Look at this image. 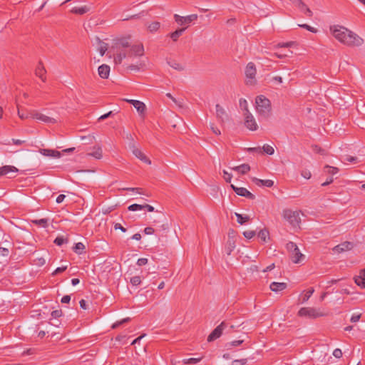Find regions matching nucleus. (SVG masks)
Instances as JSON below:
<instances>
[{
	"label": "nucleus",
	"instance_id": "1",
	"mask_svg": "<svg viewBox=\"0 0 365 365\" xmlns=\"http://www.w3.org/2000/svg\"><path fill=\"white\" fill-rule=\"evenodd\" d=\"M330 31L339 41L348 46H359L364 43L360 36L344 26L335 25L330 27Z\"/></svg>",
	"mask_w": 365,
	"mask_h": 365
},
{
	"label": "nucleus",
	"instance_id": "2",
	"mask_svg": "<svg viewBox=\"0 0 365 365\" xmlns=\"http://www.w3.org/2000/svg\"><path fill=\"white\" fill-rule=\"evenodd\" d=\"M256 110L258 114L267 118L272 110V106L270 101L263 95L257 96L255 98Z\"/></svg>",
	"mask_w": 365,
	"mask_h": 365
},
{
	"label": "nucleus",
	"instance_id": "3",
	"mask_svg": "<svg viewBox=\"0 0 365 365\" xmlns=\"http://www.w3.org/2000/svg\"><path fill=\"white\" fill-rule=\"evenodd\" d=\"M283 217L292 227L299 226L301 222L299 212L297 211L284 210Z\"/></svg>",
	"mask_w": 365,
	"mask_h": 365
},
{
	"label": "nucleus",
	"instance_id": "4",
	"mask_svg": "<svg viewBox=\"0 0 365 365\" xmlns=\"http://www.w3.org/2000/svg\"><path fill=\"white\" fill-rule=\"evenodd\" d=\"M227 326V324L225 322H221L220 325H218L208 336L207 341H213L215 339H218L222 334L223 330Z\"/></svg>",
	"mask_w": 365,
	"mask_h": 365
},
{
	"label": "nucleus",
	"instance_id": "5",
	"mask_svg": "<svg viewBox=\"0 0 365 365\" xmlns=\"http://www.w3.org/2000/svg\"><path fill=\"white\" fill-rule=\"evenodd\" d=\"M298 314L301 317H309L312 318H317L322 316V314H319L316 309L310 307L301 308Z\"/></svg>",
	"mask_w": 365,
	"mask_h": 365
},
{
	"label": "nucleus",
	"instance_id": "6",
	"mask_svg": "<svg viewBox=\"0 0 365 365\" xmlns=\"http://www.w3.org/2000/svg\"><path fill=\"white\" fill-rule=\"evenodd\" d=\"M175 21L180 25L190 24L197 19V14H191L187 16H180L178 14L174 15Z\"/></svg>",
	"mask_w": 365,
	"mask_h": 365
},
{
	"label": "nucleus",
	"instance_id": "7",
	"mask_svg": "<svg viewBox=\"0 0 365 365\" xmlns=\"http://www.w3.org/2000/svg\"><path fill=\"white\" fill-rule=\"evenodd\" d=\"M230 187L235 191V192L240 196L245 197L250 200H254L255 198V195H253L245 187H237L234 185H231Z\"/></svg>",
	"mask_w": 365,
	"mask_h": 365
},
{
	"label": "nucleus",
	"instance_id": "8",
	"mask_svg": "<svg viewBox=\"0 0 365 365\" xmlns=\"http://www.w3.org/2000/svg\"><path fill=\"white\" fill-rule=\"evenodd\" d=\"M245 116V125L250 130H256L258 128V125L253 117V115L250 113H244Z\"/></svg>",
	"mask_w": 365,
	"mask_h": 365
},
{
	"label": "nucleus",
	"instance_id": "9",
	"mask_svg": "<svg viewBox=\"0 0 365 365\" xmlns=\"http://www.w3.org/2000/svg\"><path fill=\"white\" fill-rule=\"evenodd\" d=\"M144 53V48L142 43L135 44L130 46L128 56H141Z\"/></svg>",
	"mask_w": 365,
	"mask_h": 365
},
{
	"label": "nucleus",
	"instance_id": "10",
	"mask_svg": "<svg viewBox=\"0 0 365 365\" xmlns=\"http://www.w3.org/2000/svg\"><path fill=\"white\" fill-rule=\"evenodd\" d=\"M354 247L353 243L350 242H344L335 246L333 250L337 253H341L345 251L351 250Z\"/></svg>",
	"mask_w": 365,
	"mask_h": 365
},
{
	"label": "nucleus",
	"instance_id": "11",
	"mask_svg": "<svg viewBox=\"0 0 365 365\" xmlns=\"http://www.w3.org/2000/svg\"><path fill=\"white\" fill-rule=\"evenodd\" d=\"M245 73L247 78L254 79L257 73V69L255 63L252 62L248 63L245 68Z\"/></svg>",
	"mask_w": 365,
	"mask_h": 365
},
{
	"label": "nucleus",
	"instance_id": "12",
	"mask_svg": "<svg viewBox=\"0 0 365 365\" xmlns=\"http://www.w3.org/2000/svg\"><path fill=\"white\" fill-rule=\"evenodd\" d=\"M130 36L123 37L119 39H117L115 42V46L118 50H121L122 48H130Z\"/></svg>",
	"mask_w": 365,
	"mask_h": 365
},
{
	"label": "nucleus",
	"instance_id": "13",
	"mask_svg": "<svg viewBox=\"0 0 365 365\" xmlns=\"http://www.w3.org/2000/svg\"><path fill=\"white\" fill-rule=\"evenodd\" d=\"M127 102L132 104L140 115L144 114L146 109L144 103L137 100H127Z\"/></svg>",
	"mask_w": 365,
	"mask_h": 365
},
{
	"label": "nucleus",
	"instance_id": "14",
	"mask_svg": "<svg viewBox=\"0 0 365 365\" xmlns=\"http://www.w3.org/2000/svg\"><path fill=\"white\" fill-rule=\"evenodd\" d=\"M32 117L34 118H36L38 120L43 121L46 123H55L56 122V120L54 118L48 117L40 113H34Z\"/></svg>",
	"mask_w": 365,
	"mask_h": 365
},
{
	"label": "nucleus",
	"instance_id": "15",
	"mask_svg": "<svg viewBox=\"0 0 365 365\" xmlns=\"http://www.w3.org/2000/svg\"><path fill=\"white\" fill-rule=\"evenodd\" d=\"M133 155L140 159L141 161L150 165L151 164V161L149 158H147V156L138 148L133 147Z\"/></svg>",
	"mask_w": 365,
	"mask_h": 365
},
{
	"label": "nucleus",
	"instance_id": "16",
	"mask_svg": "<svg viewBox=\"0 0 365 365\" xmlns=\"http://www.w3.org/2000/svg\"><path fill=\"white\" fill-rule=\"evenodd\" d=\"M19 170L13 165H4L0 168V177L6 175L10 173H16Z\"/></svg>",
	"mask_w": 365,
	"mask_h": 365
},
{
	"label": "nucleus",
	"instance_id": "17",
	"mask_svg": "<svg viewBox=\"0 0 365 365\" xmlns=\"http://www.w3.org/2000/svg\"><path fill=\"white\" fill-rule=\"evenodd\" d=\"M287 287V283L273 282L270 284L269 288L272 292H278L284 290Z\"/></svg>",
	"mask_w": 365,
	"mask_h": 365
},
{
	"label": "nucleus",
	"instance_id": "18",
	"mask_svg": "<svg viewBox=\"0 0 365 365\" xmlns=\"http://www.w3.org/2000/svg\"><path fill=\"white\" fill-rule=\"evenodd\" d=\"M98 72L101 78L106 79L109 76L110 67L106 64H103L98 67Z\"/></svg>",
	"mask_w": 365,
	"mask_h": 365
},
{
	"label": "nucleus",
	"instance_id": "19",
	"mask_svg": "<svg viewBox=\"0 0 365 365\" xmlns=\"http://www.w3.org/2000/svg\"><path fill=\"white\" fill-rule=\"evenodd\" d=\"M46 71L42 63L39 62L35 70L36 75L39 77L43 82L46 81Z\"/></svg>",
	"mask_w": 365,
	"mask_h": 365
},
{
	"label": "nucleus",
	"instance_id": "20",
	"mask_svg": "<svg viewBox=\"0 0 365 365\" xmlns=\"http://www.w3.org/2000/svg\"><path fill=\"white\" fill-rule=\"evenodd\" d=\"M216 116L222 122L224 123L225 118L227 117L225 110L220 105L217 104L216 106Z\"/></svg>",
	"mask_w": 365,
	"mask_h": 365
},
{
	"label": "nucleus",
	"instance_id": "21",
	"mask_svg": "<svg viewBox=\"0 0 365 365\" xmlns=\"http://www.w3.org/2000/svg\"><path fill=\"white\" fill-rule=\"evenodd\" d=\"M252 181L258 186L272 187L274 185V182L271 180H261L257 178H253Z\"/></svg>",
	"mask_w": 365,
	"mask_h": 365
},
{
	"label": "nucleus",
	"instance_id": "22",
	"mask_svg": "<svg viewBox=\"0 0 365 365\" xmlns=\"http://www.w3.org/2000/svg\"><path fill=\"white\" fill-rule=\"evenodd\" d=\"M296 6L307 16H312V11L309 9V8L307 6V5L302 0H298V1L296 3Z\"/></svg>",
	"mask_w": 365,
	"mask_h": 365
},
{
	"label": "nucleus",
	"instance_id": "23",
	"mask_svg": "<svg viewBox=\"0 0 365 365\" xmlns=\"http://www.w3.org/2000/svg\"><path fill=\"white\" fill-rule=\"evenodd\" d=\"M290 254V257L294 263H299L301 262L302 259L304 258V255L301 253L299 248Z\"/></svg>",
	"mask_w": 365,
	"mask_h": 365
},
{
	"label": "nucleus",
	"instance_id": "24",
	"mask_svg": "<svg viewBox=\"0 0 365 365\" xmlns=\"http://www.w3.org/2000/svg\"><path fill=\"white\" fill-rule=\"evenodd\" d=\"M235 171H237L238 173L245 175L250 170V166L248 164L244 163L239 166H235L232 168Z\"/></svg>",
	"mask_w": 365,
	"mask_h": 365
},
{
	"label": "nucleus",
	"instance_id": "25",
	"mask_svg": "<svg viewBox=\"0 0 365 365\" xmlns=\"http://www.w3.org/2000/svg\"><path fill=\"white\" fill-rule=\"evenodd\" d=\"M258 237L261 240L263 243L267 242V240H269V232L267 229L264 228L258 232Z\"/></svg>",
	"mask_w": 365,
	"mask_h": 365
},
{
	"label": "nucleus",
	"instance_id": "26",
	"mask_svg": "<svg viewBox=\"0 0 365 365\" xmlns=\"http://www.w3.org/2000/svg\"><path fill=\"white\" fill-rule=\"evenodd\" d=\"M89 11V7L87 6H83L81 7H73L71 12L75 14L83 15L87 13Z\"/></svg>",
	"mask_w": 365,
	"mask_h": 365
},
{
	"label": "nucleus",
	"instance_id": "27",
	"mask_svg": "<svg viewBox=\"0 0 365 365\" xmlns=\"http://www.w3.org/2000/svg\"><path fill=\"white\" fill-rule=\"evenodd\" d=\"M186 28L178 29L174 32H172L169 34V36L172 38L173 41H177L179 37L183 34L185 31Z\"/></svg>",
	"mask_w": 365,
	"mask_h": 365
},
{
	"label": "nucleus",
	"instance_id": "28",
	"mask_svg": "<svg viewBox=\"0 0 365 365\" xmlns=\"http://www.w3.org/2000/svg\"><path fill=\"white\" fill-rule=\"evenodd\" d=\"M119 53L116 54L114 57V62L116 64H120L123 61V60L128 56V53L125 51H123L122 50H118Z\"/></svg>",
	"mask_w": 365,
	"mask_h": 365
},
{
	"label": "nucleus",
	"instance_id": "29",
	"mask_svg": "<svg viewBox=\"0 0 365 365\" xmlns=\"http://www.w3.org/2000/svg\"><path fill=\"white\" fill-rule=\"evenodd\" d=\"M167 62L170 67L177 71H181L184 70V66L175 60H168Z\"/></svg>",
	"mask_w": 365,
	"mask_h": 365
},
{
	"label": "nucleus",
	"instance_id": "30",
	"mask_svg": "<svg viewBox=\"0 0 365 365\" xmlns=\"http://www.w3.org/2000/svg\"><path fill=\"white\" fill-rule=\"evenodd\" d=\"M31 222L36 225L42 227H47L48 226V220L46 218H43L40 220H31Z\"/></svg>",
	"mask_w": 365,
	"mask_h": 365
},
{
	"label": "nucleus",
	"instance_id": "31",
	"mask_svg": "<svg viewBox=\"0 0 365 365\" xmlns=\"http://www.w3.org/2000/svg\"><path fill=\"white\" fill-rule=\"evenodd\" d=\"M237 221L240 225H244L250 221V217L248 215H243L242 214L235 213Z\"/></svg>",
	"mask_w": 365,
	"mask_h": 365
},
{
	"label": "nucleus",
	"instance_id": "32",
	"mask_svg": "<svg viewBox=\"0 0 365 365\" xmlns=\"http://www.w3.org/2000/svg\"><path fill=\"white\" fill-rule=\"evenodd\" d=\"M97 40L100 44V46L98 48V51L101 56H103L106 51L108 50V45L106 43L103 42L99 38H97Z\"/></svg>",
	"mask_w": 365,
	"mask_h": 365
},
{
	"label": "nucleus",
	"instance_id": "33",
	"mask_svg": "<svg viewBox=\"0 0 365 365\" xmlns=\"http://www.w3.org/2000/svg\"><path fill=\"white\" fill-rule=\"evenodd\" d=\"M156 212L158 215L154 216V218L152 221V223L154 225L162 222L163 220L165 219V216L163 212L158 211H156Z\"/></svg>",
	"mask_w": 365,
	"mask_h": 365
},
{
	"label": "nucleus",
	"instance_id": "34",
	"mask_svg": "<svg viewBox=\"0 0 365 365\" xmlns=\"http://www.w3.org/2000/svg\"><path fill=\"white\" fill-rule=\"evenodd\" d=\"M160 27V23L159 21H153L149 24L148 29L150 32L153 33L157 31Z\"/></svg>",
	"mask_w": 365,
	"mask_h": 365
},
{
	"label": "nucleus",
	"instance_id": "35",
	"mask_svg": "<svg viewBox=\"0 0 365 365\" xmlns=\"http://www.w3.org/2000/svg\"><path fill=\"white\" fill-rule=\"evenodd\" d=\"M354 282L358 286L365 288V277L359 274L354 277Z\"/></svg>",
	"mask_w": 365,
	"mask_h": 365
},
{
	"label": "nucleus",
	"instance_id": "36",
	"mask_svg": "<svg viewBox=\"0 0 365 365\" xmlns=\"http://www.w3.org/2000/svg\"><path fill=\"white\" fill-rule=\"evenodd\" d=\"M262 150V153H264L267 155H273L274 153V149L272 146L269 145H267V144H265L263 145V147L261 148Z\"/></svg>",
	"mask_w": 365,
	"mask_h": 365
},
{
	"label": "nucleus",
	"instance_id": "37",
	"mask_svg": "<svg viewBox=\"0 0 365 365\" xmlns=\"http://www.w3.org/2000/svg\"><path fill=\"white\" fill-rule=\"evenodd\" d=\"M85 250V245L82 242H78L73 247V251L78 255H81Z\"/></svg>",
	"mask_w": 365,
	"mask_h": 365
},
{
	"label": "nucleus",
	"instance_id": "38",
	"mask_svg": "<svg viewBox=\"0 0 365 365\" xmlns=\"http://www.w3.org/2000/svg\"><path fill=\"white\" fill-rule=\"evenodd\" d=\"M324 171L329 174L334 175L339 172V169L336 167L325 165L324 168Z\"/></svg>",
	"mask_w": 365,
	"mask_h": 365
},
{
	"label": "nucleus",
	"instance_id": "39",
	"mask_svg": "<svg viewBox=\"0 0 365 365\" xmlns=\"http://www.w3.org/2000/svg\"><path fill=\"white\" fill-rule=\"evenodd\" d=\"M240 108L245 111V113H250L248 110V103L247 101L244 99L241 98L240 99Z\"/></svg>",
	"mask_w": 365,
	"mask_h": 365
},
{
	"label": "nucleus",
	"instance_id": "40",
	"mask_svg": "<svg viewBox=\"0 0 365 365\" xmlns=\"http://www.w3.org/2000/svg\"><path fill=\"white\" fill-rule=\"evenodd\" d=\"M202 360V357L200 358H189L185 359L182 360V362L185 364H194L200 362Z\"/></svg>",
	"mask_w": 365,
	"mask_h": 365
},
{
	"label": "nucleus",
	"instance_id": "41",
	"mask_svg": "<svg viewBox=\"0 0 365 365\" xmlns=\"http://www.w3.org/2000/svg\"><path fill=\"white\" fill-rule=\"evenodd\" d=\"M40 153L45 156H51L53 153L58 154V151L50 149H40Z\"/></svg>",
	"mask_w": 365,
	"mask_h": 365
},
{
	"label": "nucleus",
	"instance_id": "42",
	"mask_svg": "<svg viewBox=\"0 0 365 365\" xmlns=\"http://www.w3.org/2000/svg\"><path fill=\"white\" fill-rule=\"evenodd\" d=\"M286 248L287 250L290 252L292 253V252H294L295 250H297V249L298 248L297 245H296V243L293 242H289L288 243H287L286 245Z\"/></svg>",
	"mask_w": 365,
	"mask_h": 365
},
{
	"label": "nucleus",
	"instance_id": "43",
	"mask_svg": "<svg viewBox=\"0 0 365 365\" xmlns=\"http://www.w3.org/2000/svg\"><path fill=\"white\" fill-rule=\"evenodd\" d=\"M118 112L115 113L114 111L110 110V111H109V112L102 115L101 116H100L98 118V121H102V120H105V119H106V118H108L109 117L115 115Z\"/></svg>",
	"mask_w": 365,
	"mask_h": 365
},
{
	"label": "nucleus",
	"instance_id": "44",
	"mask_svg": "<svg viewBox=\"0 0 365 365\" xmlns=\"http://www.w3.org/2000/svg\"><path fill=\"white\" fill-rule=\"evenodd\" d=\"M130 321V318L129 317H127V318H125L120 321H118V322H116L115 323H114L113 325H112V328L113 329H116L118 328V327H120V325L126 323V322H128Z\"/></svg>",
	"mask_w": 365,
	"mask_h": 365
},
{
	"label": "nucleus",
	"instance_id": "45",
	"mask_svg": "<svg viewBox=\"0 0 365 365\" xmlns=\"http://www.w3.org/2000/svg\"><path fill=\"white\" fill-rule=\"evenodd\" d=\"M235 247V242L230 240L227 242V254L230 255Z\"/></svg>",
	"mask_w": 365,
	"mask_h": 365
},
{
	"label": "nucleus",
	"instance_id": "46",
	"mask_svg": "<svg viewBox=\"0 0 365 365\" xmlns=\"http://www.w3.org/2000/svg\"><path fill=\"white\" fill-rule=\"evenodd\" d=\"M90 155L96 158V159H101L102 158V150L98 148L94 152L89 153Z\"/></svg>",
	"mask_w": 365,
	"mask_h": 365
},
{
	"label": "nucleus",
	"instance_id": "47",
	"mask_svg": "<svg viewBox=\"0 0 365 365\" xmlns=\"http://www.w3.org/2000/svg\"><path fill=\"white\" fill-rule=\"evenodd\" d=\"M130 282L133 286H138L141 283V278L140 276H134L130 278Z\"/></svg>",
	"mask_w": 365,
	"mask_h": 365
},
{
	"label": "nucleus",
	"instance_id": "48",
	"mask_svg": "<svg viewBox=\"0 0 365 365\" xmlns=\"http://www.w3.org/2000/svg\"><path fill=\"white\" fill-rule=\"evenodd\" d=\"M68 242V240L67 239H65L62 236H60V237H57L55 240H54V243L58 245V246H61L62 245L63 243L65 242Z\"/></svg>",
	"mask_w": 365,
	"mask_h": 365
},
{
	"label": "nucleus",
	"instance_id": "49",
	"mask_svg": "<svg viewBox=\"0 0 365 365\" xmlns=\"http://www.w3.org/2000/svg\"><path fill=\"white\" fill-rule=\"evenodd\" d=\"M314 288L309 289L303 296V302H307L314 293Z\"/></svg>",
	"mask_w": 365,
	"mask_h": 365
},
{
	"label": "nucleus",
	"instance_id": "50",
	"mask_svg": "<svg viewBox=\"0 0 365 365\" xmlns=\"http://www.w3.org/2000/svg\"><path fill=\"white\" fill-rule=\"evenodd\" d=\"M128 209L130 211H136V210H143V205L133 204V205H130L128 207Z\"/></svg>",
	"mask_w": 365,
	"mask_h": 365
},
{
	"label": "nucleus",
	"instance_id": "51",
	"mask_svg": "<svg viewBox=\"0 0 365 365\" xmlns=\"http://www.w3.org/2000/svg\"><path fill=\"white\" fill-rule=\"evenodd\" d=\"M256 232L255 230H247L243 232V235L247 239H252L254 236H255Z\"/></svg>",
	"mask_w": 365,
	"mask_h": 365
},
{
	"label": "nucleus",
	"instance_id": "52",
	"mask_svg": "<svg viewBox=\"0 0 365 365\" xmlns=\"http://www.w3.org/2000/svg\"><path fill=\"white\" fill-rule=\"evenodd\" d=\"M124 190L136 192L138 194H144L143 189L141 187H126L123 188Z\"/></svg>",
	"mask_w": 365,
	"mask_h": 365
},
{
	"label": "nucleus",
	"instance_id": "53",
	"mask_svg": "<svg viewBox=\"0 0 365 365\" xmlns=\"http://www.w3.org/2000/svg\"><path fill=\"white\" fill-rule=\"evenodd\" d=\"M299 26L302 27L303 29H305L308 30L309 31H310L312 33H317V29H315L314 27H312L309 25L306 24H299Z\"/></svg>",
	"mask_w": 365,
	"mask_h": 365
},
{
	"label": "nucleus",
	"instance_id": "54",
	"mask_svg": "<svg viewBox=\"0 0 365 365\" xmlns=\"http://www.w3.org/2000/svg\"><path fill=\"white\" fill-rule=\"evenodd\" d=\"M223 178L227 182H230L232 175L231 173H229L227 171L224 170H223Z\"/></svg>",
	"mask_w": 365,
	"mask_h": 365
},
{
	"label": "nucleus",
	"instance_id": "55",
	"mask_svg": "<svg viewBox=\"0 0 365 365\" xmlns=\"http://www.w3.org/2000/svg\"><path fill=\"white\" fill-rule=\"evenodd\" d=\"M344 160L351 163H358V158L356 157L350 155H346V158H344Z\"/></svg>",
	"mask_w": 365,
	"mask_h": 365
},
{
	"label": "nucleus",
	"instance_id": "56",
	"mask_svg": "<svg viewBox=\"0 0 365 365\" xmlns=\"http://www.w3.org/2000/svg\"><path fill=\"white\" fill-rule=\"evenodd\" d=\"M67 269V266H63L61 267L56 268L54 272L52 273L53 275H57L63 272H64Z\"/></svg>",
	"mask_w": 365,
	"mask_h": 365
},
{
	"label": "nucleus",
	"instance_id": "57",
	"mask_svg": "<svg viewBox=\"0 0 365 365\" xmlns=\"http://www.w3.org/2000/svg\"><path fill=\"white\" fill-rule=\"evenodd\" d=\"M301 175L303 178H304L305 179H310V178L312 177V174L310 173L309 170H304L302 171L301 173Z\"/></svg>",
	"mask_w": 365,
	"mask_h": 365
},
{
	"label": "nucleus",
	"instance_id": "58",
	"mask_svg": "<svg viewBox=\"0 0 365 365\" xmlns=\"http://www.w3.org/2000/svg\"><path fill=\"white\" fill-rule=\"evenodd\" d=\"M62 315V311L61 309L58 310H54L51 312V316L53 318H58L61 317Z\"/></svg>",
	"mask_w": 365,
	"mask_h": 365
},
{
	"label": "nucleus",
	"instance_id": "59",
	"mask_svg": "<svg viewBox=\"0 0 365 365\" xmlns=\"http://www.w3.org/2000/svg\"><path fill=\"white\" fill-rule=\"evenodd\" d=\"M333 355L336 357V358H341L342 356V351L340 349H336L334 350L333 351Z\"/></svg>",
	"mask_w": 365,
	"mask_h": 365
},
{
	"label": "nucleus",
	"instance_id": "60",
	"mask_svg": "<svg viewBox=\"0 0 365 365\" xmlns=\"http://www.w3.org/2000/svg\"><path fill=\"white\" fill-rule=\"evenodd\" d=\"M247 151L250 153H259L262 154V149L260 147L257 148H247Z\"/></svg>",
	"mask_w": 365,
	"mask_h": 365
},
{
	"label": "nucleus",
	"instance_id": "61",
	"mask_svg": "<svg viewBox=\"0 0 365 365\" xmlns=\"http://www.w3.org/2000/svg\"><path fill=\"white\" fill-rule=\"evenodd\" d=\"M145 235H153L155 232V230L151 227H147L143 230Z\"/></svg>",
	"mask_w": 365,
	"mask_h": 365
},
{
	"label": "nucleus",
	"instance_id": "62",
	"mask_svg": "<svg viewBox=\"0 0 365 365\" xmlns=\"http://www.w3.org/2000/svg\"><path fill=\"white\" fill-rule=\"evenodd\" d=\"M148 263V259L147 258H140L137 261V264L138 266H143Z\"/></svg>",
	"mask_w": 365,
	"mask_h": 365
},
{
	"label": "nucleus",
	"instance_id": "63",
	"mask_svg": "<svg viewBox=\"0 0 365 365\" xmlns=\"http://www.w3.org/2000/svg\"><path fill=\"white\" fill-rule=\"evenodd\" d=\"M244 340H234L231 341L229 344L232 346H237L241 345L243 343Z\"/></svg>",
	"mask_w": 365,
	"mask_h": 365
},
{
	"label": "nucleus",
	"instance_id": "64",
	"mask_svg": "<svg viewBox=\"0 0 365 365\" xmlns=\"http://www.w3.org/2000/svg\"><path fill=\"white\" fill-rule=\"evenodd\" d=\"M114 229L115 230H120L123 232H126V229L123 226H122L121 224H120V223H115L114 225Z\"/></svg>",
	"mask_w": 365,
	"mask_h": 365
}]
</instances>
